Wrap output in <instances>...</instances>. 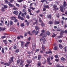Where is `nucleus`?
I'll return each instance as SVG.
<instances>
[{"mask_svg":"<svg viewBox=\"0 0 67 67\" xmlns=\"http://www.w3.org/2000/svg\"><path fill=\"white\" fill-rule=\"evenodd\" d=\"M39 32H40V31H39V30H38L36 32V31L35 33V35H37V34L38 33H39Z\"/></svg>","mask_w":67,"mask_h":67,"instance_id":"17","label":"nucleus"},{"mask_svg":"<svg viewBox=\"0 0 67 67\" xmlns=\"http://www.w3.org/2000/svg\"><path fill=\"white\" fill-rule=\"evenodd\" d=\"M18 2H22V1H23V0H18Z\"/></svg>","mask_w":67,"mask_h":67,"instance_id":"39","label":"nucleus"},{"mask_svg":"<svg viewBox=\"0 0 67 67\" xmlns=\"http://www.w3.org/2000/svg\"><path fill=\"white\" fill-rule=\"evenodd\" d=\"M47 63H49L51 62V60L50 59V58L48 57L47 60Z\"/></svg>","mask_w":67,"mask_h":67,"instance_id":"13","label":"nucleus"},{"mask_svg":"<svg viewBox=\"0 0 67 67\" xmlns=\"http://www.w3.org/2000/svg\"><path fill=\"white\" fill-rule=\"evenodd\" d=\"M57 18H59V14H57Z\"/></svg>","mask_w":67,"mask_h":67,"instance_id":"59","label":"nucleus"},{"mask_svg":"<svg viewBox=\"0 0 67 67\" xmlns=\"http://www.w3.org/2000/svg\"><path fill=\"white\" fill-rule=\"evenodd\" d=\"M30 43V42H26V43L25 44V47H28L29 46V44Z\"/></svg>","mask_w":67,"mask_h":67,"instance_id":"7","label":"nucleus"},{"mask_svg":"<svg viewBox=\"0 0 67 67\" xmlns=\"http://www.w3.org/2000/svg\"><path fill=\"white\" fill-rule=\"evenodd\" d=\"M59 59H55V61H56V62H58L59 61Z\"/></svg>","mask_w":67,"mask_h":67,"instance_id":"51","label":"nucleus"},{"mask_svg":"<svg viewBox=\"0 0 67 67\" xmlns=\"http://www.w3.org/2000/svg\"><path fill=\"white\" fill-rule=\"evenodd\" d=\"M19 49H17L16 51H15V53H19Z\"/></svg>","mask_w":67,"mask_h":67,"instance_id":"34","label":"nucleus"},{"mask_svg":"<svg viewBox=\"0 0 67 67\" xmlns=\"http://www.w3.org/2000/svg\"><path fill=\"white\" fill-rule=\"evenodd\" d=\"M32 49L34 50L36 48V44L35 43H33L32 45Z\"/></svg>","mask_w":67,"mask_h":67,"instance_id":"3","label":"nucleus"},{"mask_svg":"<svg viewBox=\"0 0 67 67\" xmlns=\"http://www.w3.org/2000/svg\"><path fill=\"white\" fill-rule=\"evenodd\" d=\"M46 60H44L43 62V64H45V63H46Z\"/></svg>","mask_w":67,"mask_h":67,"instance_id":"53","label":"nucleus"},{"mask_svg":"<svg viewBox=\"0 0 67 67\" xmlns=\"http://www.w3.org/2000/svg\"><path fill=\"white\" fill-rule=\"evenodd\" d=\"M33 25H35V24H36V25H37V21H36V22L34 23H33Z\"/></svg>","mask_w":67,"mask_h":67,"instance_id":"27","label":"nucleus"},{"mask_svg":"<svg viewBox=\"0 0 67 67\" xmlns=\"http://www.w3.org/2000/svg\"><path fill=\"white\" fill-rule=\"evenodd\" d=\"M59 46L60 48H61L62 49L63 48V47H62V45L60 44L59 45Z\"/></svg>","mask_w":67,"mask_h":67,"instance_id":"31","label":"nucleus"},{"mask_svg":"<svg viewBox=\"0 0 67 67\" xmlns=\"http://www.w3.org/2000/svg\"><path fill=\"white\" fill-rule=\"evenodd\" d=\"M13 48H14V49H16V48H17V47L15 45H14L13 46Z\"/></svg>","mask_w":67,"mask_h":67,"instance_id":"44","label":"nucleus"},{"mask_svg":"<svg viewBox=\"0 0 67 67\" xmlns=\"http://www.w3.org/2000/svg\"><path fill=\"white\" fill-rule=\"evenodd\" d=\"M61 60L62 61H64V62H65L66 61V59H65L64 58L62 57L61 58Z\"/></svg>","mask_w":67,"mask_h":67,"instance_id":"11","label":"nucleus"},{"mask_svg":"<svg viewBox=\"0 0 67 67\" xmlns=\"http://www.w3.org/2000/svg\"><path fill=\"white\" fill-rule=\"evenodd\" d=\"M16 17H11L10 18V19L11 20H14V19H15V18Z\"/></svg>","mask_w":67,"mask_h":67,"instance_id":"29","label":"nucleus"},{"mask_svg":"<svg viewBox=\"0 0 67 67\" xmlns=\"http://www.w3.org/2000/svg\"><path fill=\"white\" fill-rule=\"evenodd\" d=\"M14 14H15V15H18L19 14V12L18 11H15L13 12Z\"/></svg>","mask_w":67,"mask_h":67,"instance_id":"8","label":"nucleus"},{"mask_svg":"<svg viewBox=\"0 0 67 67\" xmlns=\"http://www.w3.org/2000/svg\"><path fill=\"white\" fill-rule=\"evenodd\" d=\"M39 22H41V23L43 22V21H42V20L41 18L40 17H39Z\"/></svg>","mask_w":67,"mask_h":67,"instance_id":"25","label":"nucleus"},{"mask_svg":"<svg viewBox=\"0 0 67 67\" xmlns=\"http://www.w3.org/2000/svg\"><path fill=\"white\" fill-rule=\"evenodd\" d=\"M14 22H17L18 20L16 19V18L15 17V18L14 20Z\"/></svg>","mask_w":67,"mask_h":67,"instance_id":"30","label":"nucleus"},{"mask_svg":"<svg viewBox=\"0 0 67 67\" xmlns=\"http://www.w3.org/2000/svg\"><path fill=\"white\" fill-rule=\"evenodd\" d=\"M24 62L23 61H21V62L20 63V65H22V66H23V64H22L23 63V62Z\"/></svg>","mask_w":67,"mask_h":67,"instance_id":"26","label":"nucleus"},{"mask_svg":"<svg viewBox=\"0 0 67 67\" xmlns=\"http://www.w3.org/2000/svg\"><path fill=\"white\" fill-rule=\"evenodd\" d=\"M10 31L12 32H15L16 31V29L14 28H12L10 29Z\"/></svg>","mask_w":67,"mask_h":67,"instance_id":"9","label":"nucleus"},{"mask_svg":"<svg viewBox=\"0 0 67 67\" xmlns=\"http://www.w3.org/2000/svg\"><path fill=\"white\" fill-rule=\"evenodd\" d=\"M6 37H7L5 35L1 37V38H2V39H3L5 38H6Z\"/></svg>","mask_w":67,"mask_h":67,"instance_id":"28","label":"nucleus"},{"mask_svg":"<svg viewBox=\"0 0 67 67\" xmlns=\"http://www.w3.org/2000/svg\"><path fill=\"white\" fill-rule=\"evenodd\" d=\"M51 16H52L51 15H49L48 16H47V17L48 19H49V18L50 19H51Z\"/></svg>","mask_w":67,"mask_h":67,"instance_id":"21","label":"nucleus"},{"mask_svg":"<svg viewBox=\"0 0 67 67\" xmlns=\"http://www.w3.org/2000/svg\"><path fill=\"white\" fill-rule=\"evenodd\" d=\"M26 18L27 19H30V16H29V15H27V16Z\"/></svg>","mask_w":67,"mask_h":67,"instance_id":"57","label":"nucleus"},{"mask_svg":"<svg viewBox=\"0 0 67 67\" xmlns=\"http://www.w3.org/2000/svg\"><path fill=\"white\" fill-rule=\"evenodd\" d=\"M13 10H18V8L15 7L14 8H13Z\"/></svg>","mask_w":67,"mask_h":67,"instance_id":"61","label":"nucleus"},{"mask_svg":"<svg viewBox=\"0 0 67 67\" xmlns=\"http://www.w3.org/2000/svg\"><path fill=\"white\" fill-rule=\"evenodd\" d=\"M30 9H32V10H34L35 9V8L32 7H31L30 8Z\"/></svg>","mask_w":67,"mask_h":67,"instance_id":"40","label":"nucleus"},{"mask_svg":"<svg viewBox=\"0 0 67 67\" xmlns=\"http://www.w3.org/2000/svg\"><path fill=\"white\" fill-rule=\"evenodd\" d=\"M67 6V4H66V1H64L63 2V6H60V9H63L65 7H66Z\"/></svg>","mask_w":67,"mask_h":67,"instance_id":"1","label":"nucleus"},{"mask_svg":"<svg viewBox=\"0 0 67 67\" xmlns=\"http://www.w3.org/2000/svg\"><path fill=\"white\" fill-rule=\"evenodd\" d=\"M64 51L65 52H67V49L66 47H64Z\"/></svg>","mask_w":67,"mask_h":67,"instance_id":"49","label":"nucleus"},{"mask_svg":"<svg viewBox=\"0 0 67 67\" xmlns=\"http://www.w3.org/2000/svg\"><path fill=\"white\" fill-rule=\"evenodd\" d=\"M11 60L12 62H14V61H13V57H11Z\"/></svg>","mask_w":67,"mask_h":67,"instance_id":"37","label":"nucleus"},{"mask_svg":"<svg viewBox=\"0 0 67 67\" xmlns=\"http://www.w3.org/2000/svg\"><path fill=\"white\" fill-rule=\"evenodd\" d=\"M48 23L50 24H53V22L52 21H50L48 22Z\"/></svg>","mask_w":67,"mask_h":67,"instance_id":"18","label":"nucleus"},{"mask_svg":"<svg viewBox=\"0 0 67 67\" xmlns=\"http://www.w3.org/2000/svg\"><path fill=\"white\" fill-rule=\"evenodd\" d=\"M6 29L5 28H2V27H0V32H2V31H4Z\"/></svg>","mask_w":67,"mask_h":67,"instance_id":"4","label":"nucleus"},{"mask_svg":"<svg viewBox=\"0 0 67 67\" xmlns=\"http://www.w3.org/2000/svg\"><path fill=\"white\" fill-rule=\"evenodd\" d=\"M24 42H23V41L21 42V45L22 47H23V46H24Z\"/></svg>","mask_w":67,"mask_h":67,"instance_id":"12","label":"nucleus"},{"mask_svg":"<svg viewBox=\"0 0 67 67\" xmlns=\"http://www.w3.org/2000/svg\"><path fill=\"white\" fill-rule=\"evenodd\" d=\"M42 41H43V42H45V41H46V39L44 38H43L42 39Z\"/></svg>","mask_w":67,"mask_h":67,"instance_id":"60","label":"nucleus"},{"mask_svg":"<svg viewBox=\"0 0 67 67\" xmlns=\"http://www.w3.org/2000/svg\"><path fill=\"white\" fill-rule=\"evenodd\" d=\"M42 57V56H41V55H39L38 56V60H40L41 58Z\"/></svg>","mask_w":67,"mask_h":67,"instance_id":"20","label":"nucleus"},{"mask_svg":"<svg viewBox=\"0 0 67 67\" xmlns=\"http://www.w3.org/2000/svg\"><path fill=\"white\" fill-rule=\"evenodd\" d=\"M6 65H7V66H11V65L9 64L8 63H7Z\"/></svg>","mask_w":67,"mask_h":67,"instance_id":"52","label":"nucleus"},{"mask_svg":"<svg viewBox=\"0 0 67 67\" xmlns=\"http://www.w3.org/2000/svg\"><path fill=\"white\" fill-rule=\"evenodd\" d=\"M20 62V60H17V64H19Z\"/></svg>","mask_w":67,"mask_h":67,"instance_id":"45","label":"nucleus"},{"mask_svg":"<svg viewBox=\"0 0 67 67\" xmlns=\"http://www.w3.org/2000/svg\"><path fill=\"white\" fill-rule=\"evenodd\" d=\"M16 7H20V5L17 3H16Z\"/></svg>","mask_w":67,"mask_h":67,"instance_id":"43","label":"nucleus"},{"mask_svg":"<svg viewBox=\"0 0 67 67\" xmlns=\"http://www.w3.org/2000/svg\"><path fill=\"white\" fill-rule=\"evenodd\" d=\"M47 35H50L51 34H50V32L47 31Z\"/></svg>","mask_w":67,"mask_h":67,"instance_id":"41","label":"nucleus"},{"mask_svg":"<svg viewBox=\"0 0 67 67\" xmlns=\"http://www.w3.org/2000/svg\"><path fill=\"white\" fill-rule=\"evenodd\" d=\"M26 24L27 26H29V24H30V22L29 21L27 22L26 23Z\"/></svg>","mask_w":67,"mask_h":67,"instance_id":"48","label":"nucleus"},{"mask_svg":"<svg viewBox=\"0 0 67 67\" xmlns=\"http://www.w3.org/2000/svg\"><path fill=\"white\" fill-rule=\"evenodd\" d=\"M8 5L9 7H12L13 8H15V6H14V5H13L11 3H9L8 4Z\"/></svg>","mask_w":67,"mask_h":67,"instance_id":"6","label":"nucleus"},{"mask_svg":"<svg viewBox=\"0 0 67 67\" xmlns=\"http://www.w3.org/2000/svg\"><path fill=\"white\" fill-rule=\"evenodd\" d=\"M36 31L35 30H33L32 31V33H36Z\"/></svg>","mask_w":67,"mask_h":67,"instance_id":"54","label":"nucleus"},{"mask_svg":"<svg viewBox=\"0 0 67 67\" xmlns=\"http://www.w3.org/2000/svg\"><path fill=\"white\" fill-rule=\"evenodd\" d=\"M41 25L42 27H44V26H45V24H44V23H43V22H42V23H41Z\"/></svg>","mask_w":67,"mask_h":67,"instance_id":"14","label":"nucleus"},{"mask_svg":"<svg viewBox=\"0 0 67 67\" xmlns=\"http://www.w3.org/2000/svg\"><path fill=\"white\" fill-rule=\"evenodd\" d=\"M54 9L55 11L56 12V11H57V10H58L59 9V8H54Z\"/></svg>","mask_w":67,"mask_h":67,"instance_id":"38","label":"nucleus"},{"mask_svg":"<svg viewBox=\"0 0 67 67\" xmlns=\"http://www.w3.org/2000/svg\"><path fill=\"white\" fill-rule=\"evenodd\" d=\"M55 24H59V22L56 21L55 22H54Z\"/></svg>","mask_w":67,"mask_h":67,"instance_id":"35","label":"nucleus"},{"mask_svg":"<svg viewBox=\"0 0 67 67\" xmlns=\"http://www.w3.org/2000/svg\"><path fill=\"white\" fill-rule=\"evenodd\" d=\"M31 39V37H29V38H28V40L29 41H30Z\"/></svg>","mask_w":67,"mask_h":67,"instance_id":"58","label":"nucleus"},{"mask_svg":"<svg viewBox=\"0 0 67 67\" xmlns=\"http://www.w3.org/2000/svg\"><path fill=\"white\" fill-rule=\"evenodd\" d=\"M48 53H49V54H51V53H52V51H51V50H49L48 52Z\"/></svg>","mask_w":67,"mask_h":67,"instance_id":"56","label":"nucleus"},{"mask_svg":"<svg viewBox=\"0 0 67 67\" xmlns=\"http://www.w3.org/2000/svg\"><path fill=\"white\" fill-rule=\"evenodd\" d=\"M1 52L2 53L4 54V49H3V48H2Z\"/></svg>","mask_w":67,"mask_h":67,"instance_id":"22","label":"nucleus"},{"mask_svg":"<svg viewBox=\"0 0 67 67\" xmlns=\"http://www.w3.org/2000/svg\"><path fill=\"white\" fill-rule=\"evenodd\" d=\"M21 26L22 27L24 26V23H22L21 25Z\"/></svg>","mask_w":67,"mask_h":67,"instance_id":"36","label":"nucleus"},{"mask_svg":"<svg viewBox=\"0 0 67 67\" xmlns=\"http://www.w3.org/2000/svg\"><path fill=\"white\" fill-rule=\"evenodd\" d=\"M18 18L19 19H20L21 20H24L23 18L21 17V16L20 15L18 16Z\"/></svg>","mask_w":67,"mask_h":67,"instance_id":"5","label":"nucleus"},{"mask_svg":"<svg viewBox=\"0 0 67 67\" xmlns=\"http://www.w3.org/2000/svg\"><path fill=\"white\" fill-rule=\"evenodd\" d=\"M41 48L43 51H45V46L42 45Z\"/></svg>","mask_w":67,"mask_h":67,"instance_id":"10","label":"nucleus"},{"mask_svg":"<svg viewBox=\"0 0 67 67\" xmlns=\"http://www.w3.org/2000/svg\"><path fill=\"white\" fill-rule=\"evenodd\" d=\"M44 8H47L48 9H49V7L48 6V5H45L44 6Z\"/></svg>","mask_w":67,"mask_h":67,"instance_id":"24","label":"nucleus"},{"mask_svg":"<svg viewBox=\"0 0 67 67\" xmlns=\"http://www.w3.org/2000/svg\"><path fill=\"white\" fill-rule=\"evenodd\" d=\"M39 51H40V49H38L36 50L35 52H39Z\"/></svg>","mask_w":67,"mask_h":67,"instance_id":"55","label":"nucleus"},{"mask_svg":"<svg viewBox=\"0 0 67 67\" xmlns=\"http://www.w3.org/2000/svg\"><path fill=\"white\" fill-rule=\"evenodd\" d=\"M3 42H4V43H5V44H8L7 42L6 41V40H3Z\"/></svg>","mask_w":67,"mask_h":67,"instance_id":"32","label":"nucleus"},{"mask_svg":"<svg viewBox=\"0 0 67 67\" xmlns=\"http://www.w3.org/2000/svg\"><path fill=\"white\" fill-rule=\"evenodd\" d=\"M64 33H67V30H65L64 31L63 30H61L60 33V35H63V34Z\"/></svg>","mask_w":67,"mask_h":67,"instance_id":"2","label":"nucleus"},{"mask_svg":"<svg viewBox=\"0 0 67 67\" xmlns=\"http://www.w3.org/2000/svg\"><path fill=\"white\" fill-rule=\"evenodd\" d=\"M27 63H28L29 64H31V63H32V60H28L27 61Z\"/></svg>","mask_w":67,"mask_h":67,"instance_id":"23","label":"nucleus"},{"mask_svg":"<svg viewBox=\"0 0 67 67\" xmlns=\"http://www.w3.org/2000/svg\"><path fill=\"white\" fill-rule=\"evenodd\" d=\"M4 48L5 50L6 51H7V50H8V48H7V47H5Z\"/></svg>","mask_w":67,"mask_h":67,"instance_id":"64","label":"nucleus"},{"mask_svg":"<svg viewBox=\"0 0 67 67\" xmlns=\"http://www.w3.org/2000/svg\"><path fill=\"white\" fill-rule=\"evenodd\" d=\"M63 37V35H60V36H58L57 37L58 38H62V37Z\"/></svg>","mask_w":67,"mask_h":67,"instance_id":"19","label":"nucleus"},{"mask_svg":"<svg viewBox=\"0 0 67 67\" xmlns=\"http://www.w3.org/2000/svg\"><path fill=\"white\" fill-rule=\"evenodd\" d=\"M22 11L23 12H25L26 11V10L24 9H23L22 10Z\"/></svg>","mask_w":67,"mask_h":67,"instance_id":"50","label":"nucleus"},{"mask_svg":"<svg viewBox=\"0 0 67 67\" xmlns=\"http://www.w3.org/2000/svg\"><path fill=\"white\" fill-rule=\"evenodd\" d=\"M24 36H27V33L26 32L24 34Z\"/></svg>","mask_w":67,"mask_h":67,"instance_id":"47","label":"nucleus"},{"mask_svg":"<svg viewBox=\"0 0 67 67\" xmlns=\"http://www.w3.org/2000/svg\"><path fill=\"white\" fill-rule=\"evenodd\" d=\"M3 7L4 8V9H7L8 8V6L6 5H3Z\"/></svg>","mask_w":67,"mask_h":67,"instance_id":"33","label":"nucleus"},{"mask_svg":"<svg viewBox=\"0 0 67 67\" xmlns=\"http://www.w3.org/2000/svg\"><path fill=\"white\" fill-rule=\"evenodd\" d=\"M10 25H12L13 24V22L11 21H10Z\"/></svg>","mask_w":67,"mask_h":67,"instance_id":"63","label":"nucleus"},{"mask_svg":"<svg viewBox=\"0 0 67 67\" xmlns=\"http://www.w3.org/2000/svg\"><path fill=\"white\" fill-rule=\"evenodd\" d=\"M57 7V6L56 5H53V8L55 9V8H56Z\"/></svg>","mask_w":67,"mask_h":67,"instance_id":"62","label":"nucleus"},{"mask_svg":"<svg viewBox=\"0 0 67 67\" xmlns=\"http://www.w3.org/2000/svg\"><path fill=\"white\" fill-rule=\"evenodd\" d=\"M35 27L36 30H40V28H39L37 26H35Z\"/></svg>","mask_w":67,"mask_h":67,"instance_id":"16","label":"nucleus"},{"mask_svg":"<svg viewBox=\"0 0 67 67\" xmlns=\"http://www.w3.org/2000/svg\"><path fill=\"white\" fill-rule=\"evenodd\" d=\"M38 67H41V63L40 62H39L38 63Z\"/></svg>","mask_w":67,"mask_h":67,"instance_id":"15","label":"nucleus"},{"mask_svg":"<svg viewBox=\"0 0 67 67\" xmlns=\"http://www.w3.org/2000/svg\"><path fill=\"white\" fill-rule=\"evenodd\" d=\"M56 36V35L54 34L53 35H52V37H55Z\"/></svg>","mask_w":67,"mask_h":67,"instance_id":"42","label":"nucleus"},{"mask_svg":"<svg viewBox=\"0 0 67 67\" xmlns=\"http://www.w3.org/2000/svg\"><path fill=\"white\" fill-rule=\"evenodd\" d=\"M54 48L55 50H57V46H55Z\"/></svg>","mask_w":67,"mask_h":67,"instance_id":"46","label":"nucleus"}]
</instances>
